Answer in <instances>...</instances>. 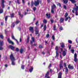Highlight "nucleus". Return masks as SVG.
I'll return each mask as SVG.
<instances>
[{
	"mask_svg": "<svg viewBox=\"0 0 78 78\" xmlns=\"http://www.w3.org/2000/svg\"><path fill=\"white\" fill-rule=\"evenodd\" d=\"M10 58L12 61V64L13 66H15L16 65V62L14 61L15 60L14 57L13 56L12 54H11L10 56Z\"/></svg>",
	"mask_w": 78,
	"mask_h": 78,
	"instance_id": "nucleus-1",
	"label": "nucleus"
},
{
	"mask_svg": "<svg viewBox=\"0 0 78 78\" xmlns=\"http://www.w3.org/2000/svg\"><path fill=\"white\" fill-rule=\"evenodd\" d=\"M55 8H56V5H55L53 4V5L51 6V13H54L55 12V11L54 10Z\"/></svg>",
	"mask_w": 78,
	"mask_h": 78,
	"instance_id": "nucleus-2",
	"label": "nucleus"
},
{
	"mask_svg": "<svg viewBox=\"0 0 78 78\" xmlns=\"http://www.w3.org/2000/svg\"><path fill=\"white\" fill-rule=\"evenodd\" d=\"M20 22V21L19 20H17L16 22L13 23L11 27L13 28V27H14V25L15 24H18Z\"/></svg>",
	"mask_w": 78,
	"mask_h": 78,
	"instance_id": "nucleus-3",
	"label": "nucleus"
},
{
	"mask_svg": "<svg viewBox=\"0 0 78 78\" xmlns=\"http://www.w3.org/2000/svg\"><path fill=\"white\" fill-rule=\"evenodd\" d=\"M34 5L35 6L39 5V0H37V1H35L34 2Z\"/></svg>",
	"mask_w": 78,
	"mask_h": 78,
	"instance_id": "nucleus-4",
	"label": "nucleus"
},
{
	"mask_svg": "<svg viewBox=\"0 0 78 78\" xmlns=\"http://www.w3.org/2000/svg\"><path fill=\"white\" fill-rule=\"evenodd\" d=\"M62 64H63V61H62L60 62L59 66L60 69H62V68H63Z\"/></svg>",
	"mask_w": 78,
	"mask_h": 78,
	"instance_id": "nucleus-5",
	"label": "nucleus"
},
{
	"mask_svg": "<svg viewBox=\"0 0 78 78\" xmlns=\"http://www.w3.org/2000/svg\"><path fill=\"white\" fill-rule=\"evenodd\" d=\"M5 2V0H2L1 6L2 7V8H5V5H4V3Z\"/></svg>",
	"mask_w": 78,
	"mask_h": 78,
	"instance_id": "nucleus-6",
	"label": "nucleus"
},
{
	"mask_svg": "<svg viewBox=\"0 0 78 78\" xmlns=\"http://www.w3.org/2000/svg\"><path fill=\"white\" fill-rule=\"evenodd\" d=\"M65 51H63L62 55L63 56H65L66 55V51H67V50L66 48H64Z\"/></svg>",
	"mask_w": 78,
	"mask_h": 78,
	"instance_id": "nucleus-7",
	"label": "nucleus"
},
{
	"mask_svg": "<svg viewBox=\"0 0 78 78\" xmlns=\"http://www.w3.org/2000/svg\"><path fill=\"white\" fill-rule=\"evenodd\" d=\"M77 54L76 53H75L74 54V61L75 62H76L77 61Z\"/></svg>",
	"mask_w": 78,
	"mask_h": 78,
	"instance_id": "nucleus-8",
	"label": "nucleus"
},
{
	"mask_svg": "<svg viewBox=\"0 0 78 78\" xmlns=\"http://www.w3.org/2000/svg\"><path fill=\"white\" fill-rule=\"evenodd\" d=\"M68 68L71 69V70H73L74 69V67L73 66H70V65L69 64L68 66Z\"/></svg>",
	"mask_w": 78,
	"mask_h": 78,
	"instance_id": "nucleus-9",
	"label": "nucleus"
},
{
	"mask_svg": "<svg viewBox=\"0 0 78 78\" xmlns=\"http://www.w3.org/2000/svg\"><path fill=\"white\" fill-rule=\"evenodd\" d=\"M12 39H14V40H15V41H16L17 44H19V42L17 40V39H15L14 36V35H12Z\"/></svg>",
	"mask_w": 78,
	"mask_h": 78,
	"instance_id": "nucleus-10",
	"label": "nucleus"
},
{
	"mask_svg": "<svg viewBox=\"0 0 78 78\" xmlns=\"http://www.w3.org/2000/svg\"><path fill=\"white\" fill-rule=\"evenodd\" d=\"M29 30L30 31H31V33H34V29H33V27H30L29 28Z\"/></svg>",
	"mask_w": 78,
	"mask_h": 78,
	"instance_id": "nucleus-11",
	"label": "nucleus"
},
{
	"mask_svg": "<svg viewBox=\"0 0 78 78\" xmlns=\"http://www.w3.org/2000/svg\"><path fill=\"white\" fill-rule=\"evenodd\" d=\"M58 78H62V73L60 72L58 74Z\"/></svg>",
	"mask_w": 78,
	"mask_h": 78,
	"instance_id": "nucleus-12",
	"label": "nucleus"
},
{
	"mask_svg": "<svg viewBox=\"0 0 78 78\" xmlns=\"http://www.w3.org/2000/svg\"><path fill=\"white\" fill-rule=\"evenodd\" d=\"M8 41L9 42V44H12V45H13L14 44V43L11 40H10V39L9 38H8Z\"/></svg>",
	"mask_w": 78,
	"mask_h": 78,
	"instance_id": "nucleus-13",
	"label": "nucleus"
},
{
	"mask_svg": "<svg viewBox=\"0 0 78 78\" xmlns=\"http://www.w3.org/2000/svg\"><path fill=\"white\" fill-rule=\"evenodd\" d=\"M9 48H11V50H14V47L11 45H10L9 46Z\"/></svg>",
	"mask_w": 78,
	"mask_h": 78,
	"instance_id": "nucleus-14",
	"label": "nucleus"
},
{
	"mask_svg": "<svg viewBox=\"0 0 78 78\" xmlns=\"http://www.w3.org/2000/svg\"><path fill=\"white\" fill-rule=\"evenodd\" d=\"M46 16H47V17L48 19H49V18H50V17L51 16V15L50 13L49 14H48V13H47L46 14Z\"/></svg>",
	"mask_w": 78,
	"mask_h": 78,
	"instance_id": "nucleus-15",
	"label": "nucleus"
},
{
	"mask_svg": "<svg viewBox=\"0 0 78 78\" xmlns=\"http://www.w3.org/2000/svg\"><path fill=\"white\" fill-rule=\"evenodd\" d=\"M30 41V37H28L27 38V40L26 41V44H28V42H29V41Z\"/></svg>",
	"mask_w": 78,
	"mask_h": 78,
	"instance_id": "nucleus-16",
	"label": "nucleus"
},
{
	"mask_svg": "<svg viewBox=\"0 0 78 78\" xmlns=\"http://www.w3.org/2000/svg\"><path fill=\"white\" fill-rule=\"evenodd\" d=\"M33 70V67H31L29 69V72H30V73H31L32 72V71Z\"/></svg>",
	"mask_w": 78,
	"mask_h": 78,
	"instance_id": "nucleus-17",
	"label": "nucleus"
},
{
	"mask_svg": "<svg viewBox=\"0 0 78 78\" xmlns=\"http://www.w3.org/2000/svg\"><path fill=\"white\" fill-rule=\"evenodd\" d=\"M69 20H70V19H71V18L69 16H68V17H66L65 20V21H67V20H68V19H69Z\"/></svg>",
	"mask_w": 78,
	"mask_h": 78,
	"instance_id": "nucleus-18",
	"label": "nucleus"
},
{
	"mask_svg": "<svg viewBox=\"0 0 78 78\" xmlns=\"http://www.w3.org/2000/svg\"><path fill=\"white\" fill-rule=\"evenodd\" d=\"M3 45V41L0 40V46H2Z\"/></svg>",
	"mask_w": 78,
	"mask_h": 78,
	"instance_id": "nucleus-19",
	"label": "nucleus"
},
{
	"mask_svg": "<svg viewBox=\"0 0 78 78\" xmlns=\"http://www.w3.org/2000/svg\"><path fill=\"white\" fill-rule=\"evenodd\" d=\"M64 19L63 18H61L60 20V22L61 23H62L64 22Z\"/></svg>",
	"mask_w": 78,
	"mask_h": 78,
	"instance_id": "nucleus-20",
	"label": "nucleus"
},
{
	"mask_svg": "<svg viewBox=\"0 0 78 78\" xmlns=\"http://www.w3.org/2000/svg\"><path fill=\"white\" fill-rule=\"evenodd\" d=\"M55 50H56V52H59V50H58V46H56L55 47Z\"/></svg>",
	"mask_w": 78,
	"mask_h": 78,
	"instance_id": "nucleus-21",
	"label": "nucleus"
},
{
	"mask_svg": "<svg viewBox=\"0 0 78 78\" xmlns=\"http://www.w3.org/2000/svg\"><path fill=\"white\" fill-rule=\"evenodd\" d=\"M64 2V3L67 4V3H68V0H63Z\"/></svg>",
	"mask_w": 78,
	"mask_h": 78,
	"instance_id": "nucleus-22",
	"label": "nucleus"
},
{
	"mask_svg": "<svg viewBox=\"0 0 78 78\" xmlns=\"http://www.w3.org/2000/svg\"><path fill=\"white\" fill-rule=\"evenodd\" d=\"M73 9H74L76 11H77V10H78V6H76V8L75 9L74 7L73 8Z\"/></svg>",
	"mask_w": 78,
	"mask_h": 78,
	"instance_id": "nucleus-23",
	"label": "nucleus"
},
{
	"mask_svg": "<svg viewBox=\"0 0 78 78\" xmlns=\"http://www.w3.org/2000/svg\"><path fill=\"white\" fill-rule=\"evenodd\" d=\"M47 28V26L46 25H44V31H45V30H46V29Z\"/></svg>",
	"mask_w": 78,
	"mask_h": 78,
	"instance_id": "nucleus-24",
	"label": "nucleus"
},
{
	"mask_svg": "<svg viewBox=\"0 0 78 78\" xmlns=\"http://www.w3.org/2000/svg\"><path fill=\"white\" fill-rule=\"evenodd\" d=\"M59 56V52H57V51L56 52V57H58Z\"/></svg>",
	"mask_w": 78,
	"mask_h": 78,
	"instance_id": "nucleus-25",
	"label": "nucleus"
},
{
	"mask_svg": "<svg viewBox=\"0 0 78 78\" xmlns=\"http://www.w3.org/2000/svg\"><path fill=\"white\" fill-rule=\"evenodd\" d=\"M70 1L72 2V3H76V1L74 0H70Z\"/></svg>",
	"mask_w": 78,
	"mask_h": 78,
	"instance_id": "nucleus-26",
	"label": "nucleus"
},
{
	"mask_svg": "<svg viewBox=\"0 0 78 78\" xmlns=\"http://www.w3.org/2000/svg\"><path fill=\"white\" fill-rule=\"evenodd\" d=\"M61 44H62V45H61V47H62V48H64V47H65L64 44L63 43H61Z\"/></svg>",
	"mask_w": 78,
	"mask_h": 78,
	"instance_id": "nucleus-27",
	"label": "nucleus"
},
{
	"mask_svg": "<svg viewBox=\"0 0 78 78\" xmlns=\"http://www.w3.org/2000/svg\"><path fill=\"white\" fill-rule=\"evenodd\" d=\"M68 13L67 12L66 13L65 15V18H66V17H67L68 16Z\"/></svg>",
	"mask_w": 78,
	"mask_h": 78,
	"instance_id": "nucleus-28",
	"label": "nucleus"
},
{
	"mask_svg": "<svg viewBox=\"0 0 78 78\" xmlns=\"http://www.w3.org/2000/svg\"><path fill=\"white\" fill-rule=\"evenodd\" d=\"M10 16H11V18H12V17H14V13H12V14H10Z\"/></svg>",
	"mask_w": 78,
	"mask_h": 78,
	"instance_id": "nucleus-29",
	"label": "nucleus"
},
{
	"mask_svg": "<svg viewBox=\"0 0 78 78\" xmlns=\"http://www.w3.org/2000/svg\"><path fill=\"white\" fill-rule=\"evenodd\" d=\"M68 71H69V70L68 69V68H67V67H66V73H67Z\"/></svg>",
	"mask_w": 78,
	"mask_h": 78,
	"instance_id": "nucleus-30",
	"label": "nucleus"
},
{
	"mask_svg": "<svg viewBox=\"0 0 78 78\" xmlns=\"http://www.w3.org/2000/svg\"><path fill=\"white\" fill-rule=\"evenodd\" d=\"M39 33V32L37 30H35V34L36 35L37 34Z\"/></svg>",
	"mask_w": 78,
	"mask_h": 78,
	"instance_id": "nucleus-31",
	"label": "nucleus"
},
{
	"mask_svg": "<svg viewBox=\"0 0 78 78\" xmlns=\"http://www.w3.org/2000/svg\"><path fill=\"white\" fill-rule=\"evenodd\" d=\"M43 22H44V23H47V20H46L45 19H44L43 20Z\"/></svg>",
	"mask_w": 78,
	"mask_h": 78,
	"instance_id": "nucleus-32",
	"label": "nucleus"
},
{
	"mask_svg": "<svg viewBox=\"0 0 78 78\" xmlns=\"http://www.w3.org/2000/svg\"><path fill=\"white\" fill-rule=\"evenodd\" d=\"M56 30V25H55L53 27V30L55 31V30Z\"/></svg>",
	"mask_w": 78,
	"mask_h": 78,
	"instance_id": "nucleus-33",
	"label": "nucleus"
},
{
	"mask_svg": "<svg viewBox=\"0 0 78 78\" xmlns=\"http://www.w3.org/2000/svg\"><path fill=\"white\" fill-rule=\"evenodd\" d=\"M48 72H47L45 76V78H46V77H47V76H48Z\"/></svg>",
	"mask_w": 78,
	"mask_h": 78,
	"instance_id": "nucleus-34",
	"label": "nucleus"
},
{
	"mask_svg": "<svg viewBox=\"0 0 78 78\" xmlns=\"http://www.w3.org/2000/svg\"><path fill=\"white\" fill-rule=\"evenodd\" d=\"M3 9H0V14H1V13H3Z\"/></svg>",
	"mask_w": 78,
	"mask_h": 78,
	"instance_id": "nucleus-35",
	"label": "nucleus"
},
{
	"mask_svg": "<svg viewBox=\"0 0 78 78\" xmlns=\"http://www.w3.org/2000/svg\"><path fill=\"white\" fill-rule=\"evenodd\" d=\"M20 52L21 53H23V49L21 48L20 50Z\"/></svg>",
	"mask_w": 78,
	"mask_h": 78,
	"instance_id": "nucleus-36",
	"label": "nucleus"
},
{
	"mask_svg": "<svg viewBox=\"0 0 78 78\" xmlns=\"http://www.w3.org/2000/svg\"><path fill=\"white\" fill-rule=\"evenodd\" d=\"M0 37H1V39H3V35L1 34L0 35Z\"/></svg>",
	"mask_w": 78,
	"mask_h": 78,
	"instance_id": "nucleus-37",
	"label": "nucleus"
},
{
	"mask_svg": "<svg viewBox=\"0 0 78 78\" xmlns=\"http://www.w3.org/2000/svg\"><path fill=\"white\" fill-rule=\"evenodd\" d=\"M46 37H47V38H48L49 37H50V35L48 34H47L46 36Z\"/></svg>",
	"mask_w": 78,
	"mask_h": 78,
	"instance_id": "nucleus-38",
	"label": "nucleus"
},
{
	"mask_svg": "<svg viewBox=\"0 0 78 78\" xmlns=\"http://www.w3.org/2000/svg\"><path fill=\"white\" fill-rule=\"evenodd\" d=\"M52 38L54 41L55 39V36L54 35H53L52 37Z\"/></svg>",
	"mask_w": 78,
	"mask_h": 78,
	"instance_id": "nucleus-39",
	"label": "nucleus"
},
{
	"mask_svg": "<svg viewBox=\"0 0 78 78\" xmlns=\"http://www.w3.org/2000/svg\"><path fill=\"white\" fill-rule=\"evenodd\" d=\"M25 67V66L24 65H22L21 66V69L23 70L24 69V67Z\"/></svg>",
	"mask_w": 78,
	"mask_h": 78,
	"instance_id": "nucleus-40",
	"label": "nucleus"
},
{
	"mask_svg": "<svg viewBox=\"0 0 78 78\" xmlns=\"http://www.w3.org/2000/svg\"><path fill=\"white\" fill-rule=\"evenodd\" d=\"M68 42L69 44H72V42L71 41V40H69Z\"/></svg>",
	"mask_w": 78,
	"mask_h": 78,
	"instance_id": "nucleus-41",
	"label": "nucleus"
},
{
	"mask_svg": "<svg viewBox=\"0 0 78 78\" xmlns=\"http://www.w3.org/2000/svg\"><path fill=\"white\" fill-rule=\"evenodd\" d=\"M70 51L71 53H74V50L73 49H71Z\"/></svg>",
	"mask_w": 78,
	"mask_h": 78,
	"instance_id": "nucleus-42",
	"label": "nucleus"
},
{
	"mask_svg": "<svg viewBox=\"0 0 78 78\" xmlns=\"http://www.w3.org/2000/svg\"><path fill=\"white\" fill-rule=\"evenodd\" d=\"M3 50V48L2 47L0 46V50Z\"/></svg>",
	"mask_w": 78,
	"mask_h": 78,
	"instance_id": "nucleus-43",
	"label": "nucleus"
},
{
	"mask_svg": "<svg viewBox=\"0 0 78 78\" xmlns=\"http://www.w3.org/2000/svg\"><path fill=\"white\" fill-rule=\"evenodd\" d=\"M63 65L64 67H67L66 66H67L66 65V63H63Z\"/></svg>",
	"mask_w": 78,
	"mask_h": 78,
	"instance_id": "nucleus-44",
	"label": "nucleus"
},
{
	"mask_svg": "<svg viewBox=\"0 0 78 78\" xmlns=\"http://www.w3.org/2000/svg\"><path fill=\"white\" fill-rule=\"evenodd\" d=\"M50 21L51 22V23H53V20L52 19H51L50 20Z\"/></svg>",
	"mask_w": 78,
	"mask_h": 78,
	"instance_id": "nucleus-45",
	"label": "nucleus"
},
{
	"mask_svg": "<svg viewBox=\"0 0 78 78\" xmlns=\"http://www.w3.org/2000/svg\"><path fill=\"white\" fill-rule=\"evenodd\" d=\"M59 29L60 30H63V28H62V27H60L59 28Z\"/></svg>",
	"mask_w": 78,
	"mask_h": 78,
	"instance_id": "nucleus-46",
	"label": "nucleus"
},
{
	"mask_svg": "<svg viewBox=\"0 0 78 78\" xmlns=\"http://www.w3.org/2000/svg\"><path fill=\"white\" fill-rule=\"evenodd\" d=\"M8 19V16H6L5 18V21H7V19Z\"/></svg>",
	"mask_w": 78,
	"mask_h": 78,
	"instance_id": "nucleus-47",
	"label": "nucleus"
},
{
	"mask_svg": "<svg viewBox=\"0 0 78 78\" xmlns=\"http://www.w3.org/2000/svg\"><path fill=\"white\" fill-rule=\"evenodd\" d=\"M32 40L33 42H34V37H32Z\"/></svg>",
	"mask_w": 78,
	"mask_h": 78,
	"instance_id": "nucleus-48",
	"label": "nucleus"
},
{
	"mask_svg": "<svg viewBox=\"0 0 78 78\" xmlns=\"http://www.w3.org/2000/svg\"><path fill=\"white\" fill-rule=\"evenodd\" d=\"M36 8L35 7H34L33 9V10H34V11H36Z\"/></svg>",
	"mask_w": 78,
	"mask_h": 78,
	"instance_id": "nucleus-49",
	"label": "nucleus"
},
{
	"mask_svg": "<svg viewBox=\"0 0 78 78\" xmlns=\"http://www.w3.org/2000/svg\"><path fill=\"white\" fill-rule=\"evenodd\" d=\"M22 37H21L20 39V42H22Z\"/></svg>",
	"mask_w": 78,
	"mask_h": 78,
	"instance_id": "nucleus-50",
	"label": "nucleus"
},
{
	"mask_svg": "<svg viewBox=\"0 0 78 78\" xmlns=\"http://www.w3.org/2000/svg\"><path fill=\"white\" fill-rule=\"evenodd\" d=\"M45 44H48V41H45Z\"/></svg>",
	"mask_w": 78,
	"mask_h": 78,
	"instance_id": "nucleus-51",
	"label": "nucleus"
},
{
	"mask_svg": "<svg viewBox=\"0 0 78 78\" xmlns=\"http://www.w3.org/2000/svg\"><path fill=\"white\" fill-rule=\"evenodd\" d=\"M39 47L40 48H42V46L41 45H40Z\"/></svg>",
	"mask_w": 78,
	"mask_h": 78,
	"instance_id": "nucleus-52",
	"label": "nucleus"
},
{
	"mask_svg": "<svg viewBox=\"0 0 78 78\" xmlns=\"http://www.w3.org/2000/svg\"><path fill=\"white\" fill-rule=\"evenodd\" d=\"M63 7H64V9H66V8H67V7L66 5H64Z\"/></svg>",
	"mask_w": 78,
	"mask_h": 78,
	"instance_id": "nucleus-53",
	"label": "nucleus"
},
{
	"mask_svg": "<svg viewBox=\"0 0 78 78\" xmlns=\"http://www.w3.org/2000/svg\"><path fill=\"white\" fill-rule=\"evenodd\" d=\"M51 67V64H50L49 65V66L48 67L49 69H50V68Z\"/></svg>",
	"mask_w": 78,
	"mask_h": 78,
	"instance_id": "nucleus-54",
	"label": "nucleus"
},
{
	"mask_svg": "<svg viewBox=\"0 0 78 78\" xmlns=\"http://www.w3.org/2000/svg\"><path fill=\"white\" fill-rule=\"evenodd\" d=\"M57 72H59V70H61V69H58L57 68Z\"/></svg>",
	"mask_w": 78,
	"mask_h": 78,
	"instance_id": "nucleus-55",
	"label": "nucleus"
},
{
	"mask_svg": "<svg viewBox=\"0 0 78 78\" xmlns=\"http://www.w3.org/2000/svg\"><path fill=\"white\" fill-rule=\"evenodd\" d=\"M69 49H70L71 48V45H69Z\"/></svg>",
	"mask_w": 78,
	"mask_h": 78,
	"instance_id": "nucleus-56",
	"label": "nucleus"
},
{
	"mask_svg": "<svg viewBox=\"0 0 78 78\" xmlns=\"http://www.w3.org/2000/svg\"><path fill=\"white\" fill-rule=\"evenodd\" d=\"M51 47H53V45L54 44L53 43V42H51Z\"/></svg>",
	"mask_w": 78,
	"mask_h": 78,
	"instance_id": "nucleus-57",
	"label": "nucleus"
},
{
	"mask_svg": "<svg viewBox=\"0 0 78 78\" xmlns=\"http://www.w3.org/2000/svg\"><path fill=\"white\" fill-rule=\"evenodd\" d=\"M19 48H16V51H19Z\"/></svg>",
	"mask_w": 78,
	"mask_h": 78,
	"instance_id": "nucleus-58",
	"label": "nucleus"
},
{
	"mask_svg": "<svg viewBox=\"0 0 78 78\" xmlns=\"http://www.w3.org/2000/svg\"><path fill=\"white\" fill-rule=\"evenodd\" d=\"M53 72V71H52V69H50V72H51V73H52Z\"/></svg>",
	"mask_w": 78,
	"mask_h": 78,
	"instance_id": "nucleus-59",
	"label": "nucleus"
},
{
	"mask_svg": "<svg viewBox=\"0 0 78 78\" xmlns=\"http://www.w3.org/2000/svg\"><path fill=\"white\" fill-rule=\"evenodd\" d=\"M17 2L18 4H20V2L19 1V0H17Z\"/></svg>",
	"mask_w": 78,
	"mask_h": 78,
	"instance_id": "nucleus-60",
	"label": "nucleus"
},
{
	"mask_svg": "<svg viewBox=\"0 0 78 78\" xmlns=\"http://www.w3.org/2000/svg\"><path fill=\"white\" fill-rule=\"evenodd\" d=\"M76 16L78 15V14H77V11H76Z\"/></svg>",
	"mask_w": 78,
	"mask_h": 78,
	"instance_id": "nucleus-61",
	"label": "nucleus"
},
{
	"mask_svg": "<svg viewBox=\"0 0 78 78\" xmlns=\"http://www.w3.org/2000/svg\"><path fill=\"white\" fill-rule=\"evenodd\" d=\"M37 23H38V21H37L36 23H35V24L36 25H37Z\"/></svg>",
	"mask_w": 78,
	"mask_h": 78,
	"instance_id": "nucleus-62",
	"label": "nucleus"
},
{
	"mask_svg": "<svg viewBox=\"0 0 78 78\" xmlns=\"http://www.w3.org/2000/svg\"><path fill=\"white\" fill-rule=\"evenodd\" d=\"M23 3H25V1L24 0H22Z\"/></svg>",
	"mask_w": 78,
	"mask_h": 78,
	"instance_id": "nucleus-63",
	"label": "nucleus"
},
{
	"mask_svg": "<svg viewBox=\"0 0 78 78\" xmlns=\"http://www.w3.org/2000/svg\"><path fill=\"white\" fill-rule=\"evenodd\" d=\"M5 67H8V65L7 64H6L5 65Z\"/></svg>",
	"mask_w": 78,
	"mask_h": 78,
	"instance_id": "nucleus-64",
	"label": "nucleus"
}]
</instances>
